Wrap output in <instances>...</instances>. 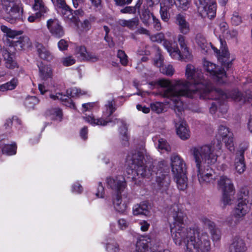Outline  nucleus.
<instances>
[{"label": "nucleus", "instance_id": "f257e3e1", "mask_svg": "<svg viewBox=\"0 0 252 252\" xmlns=\"http://www.w3.org/2000/svg\"><path fill=\"white\" fill-rule=\"evenodd\" d=\"M169 212L174 219V222L170 225V231L176 245L184 244L185 252H209L210 242L206 232L196 225L185 228L184 222L186 216L177 204L173 205Z\"/></svg>", "mask_w": 252, "mask_h": 252}, {"label": "nucleus", "instance_id": "f03ea898", "mask_svg": "<svg viewBox=\"0 0 252 252\" xmlns=\"http://www.w3.org/2000/svg\"><path fill=\"white\" fill-rule=\"evenodd\" d=\"M126 160L129 166L126 170L128 175H133L132 178H135V174L141 177L149 178L156 173V182L159 189L161 192L168 194L170 183L168 170L163 172L161 169H158L156 172L153 161L147 155L145 150L129 153Z\"/></svg>", "mask_w": 252, "mask_h": 252}, {"label": "nucleus", "instance_id": "7ed1b4c3", "mask_svg": "<svg viewBox=\"0 0 252 252\" xmlns=\"http://www.w3.org/2000/svg\"><path fill=\"white\" fill-rule=\"evenodd\" d=\"M216 146L217 148H215V144H206L190 149L195 162V172L202 186L213 184L215 181L216 176L210 166L217 162L218 156L216 152L221 149V143L218 141Z\"/></svg>", "mask_w": 252, "mask_h": 252}, {"label": "nucleus", "instance_id": "20e7f679", "mask_svg": "<svg viewBox=\"0 0 252 252\" xmlns=\"http://www.w3.org/2000/svg\"><path fill=\"white\" fill-rule=\"evenodd\" d=\"M159 85L164 88L162 95L172 101L174 111L183 112L184 104L181 100L180 97L187 96L193 97L199 96L197 93H194V89H189L190 83L184 79L175 80L173 82L166 79L160 80Z\"/></svg>", "mask_w": 252, "mask_h": 252}, {"label": "nucleus", "instance_id": "39448f33", "mask_svg": "<svg viewBox=\"0 0 252 252\" xmlns=\"http://www.w3.org/2000/svg\"><path fill=\"white\" fill-rule=\"evenodd\" d=\"M213 90H217L218 93H211L209 92L206 95L202 97L203 98L214 99L215 102L211 104L210 107V112L211 114H214L217 110L222 114L226 113L228 107L225 103V100L228 98H231L234 101L243 104L246 102H249L252 99V94H243L237 89L232 90L228 93L224 92L221 90L213 88Z\"/></svg>", "mask_w": 252, "mask_h": 252}, {"label": "nucleus", "instance_id": "423d86ee", "mask_svg": "<svg viewBox=\"0 0 252 252\" xmlns=\"http://www.w3.org/2000/svg\"><path fill=\"white\" fill-rule=\"evenodd\" d=\"M185 74L187 79L193 84V92L197 93L199 97L205 96L209 92L218 93L217 90H213L211 83L204 78L201 69L189 64L187 65Z\"/></svg>", "mask_w": 252, "mask_h": 252}, {"label": "nucleus", "instance_id": "0eeeda50", "mask_svg": "<svg viewBox=\"0 0 252 252\" xmlns=\"http://www.w3.org/2000/svg\"><path fill=\"white\" fill-rule=\"evenodd\" d=\"M116 110V107L114 99L112 98L108 100L106 103L102 118L95 119L93 115H91L84 117V119L86 122L93 126H105L109 123H113L114 124L121 123L123 125V121L120 119L116 118L113 120L112 119L109 118Z\"/></svg>", "mask_w": 252, "mask_h": 252}, {"label": "nucleus", "instance_id": "6e6552de", "mask_svg": "<svg viewBox=\"0 0 252 252\" xmlns=\"http://www.w3.org/2000/svg\"><path fill=\"white\" fill-rule=\"evenodd\" d=\"M56 6L58 12L66 22L78 25L79 20L78 15L83 14L82 10H75L73 13L72 9L66 4L65 0H56Z\"/></svg>", "mask_w": 252, "mask_h": 252}, {"label": "nucleus", "instance_id": "1a4fd4ad", "mask_svg": "<svg viewBox=\"0 0 252 252\" xmlns=\"http://www.w3.org/2000/svg\"><path fill=\"white\" fill-rule=\"evenodd\" d=\"M87 94V92L76 87L70 88L66 91V95L62 93H57L56 95L51 94L50 97L54 99H59L64 102V105L68 107H73L74 105L69 97H80Z\"/></svg>", "mask_w": 252, "mask_h": 252}, {"label": "nucleus", "instance_id": "9d476101", "mask_svg": "<svg viewBox=\"0 0 252 252\" xmlns=\"http://www.w3.org/2000/svg\"><path fill=\"white\" fill-rule=\"evenodd\" d=\"M20 4V0H0V12L4 10L11 20H16L21 17Z\"/></svg>", "mask_w": 252, "mask_h": 252}, {"label": "nucleus", "instance_id": "9b49d317", "mask_svg": "<svg viewBox=\"0 0 252 252\" xmlns=\"http://www.w3.org/2000/svg\"><path fill=\"white\" fill-rule=\"evenodd\" d=\"M203 67L218 83L223 84L226 82V74L223 69L217 66L215 63L206 60L203 61Z\"/></svg>", "mask_w": 252, "mask_h": 252}, {"label": "nucleus", "instance_id": "f8f14e48", "mask_svg": "<svg viewBox=\"0 0 252 252\" xmlns=\"http://www.w3.org/2000/svg\"><path fill=\"white\" fill-rule=\"evenodd\" d=\"M158 243L156 239L149 237L139 239L136 242L134 252H158L160 250L157 249Z\"/></svg>", "mask_w": 252, "mask_h": 252}, {"label": "nucleus", "instance_id": "ddd939ff", "mask_svg": "<svg viewBox=\"0 0 252 252\" xmlns=\"http://www.w3.org/2000/svg\"><path fill=\"white\" fill-rule=\"evenodd\" d=\"M198 10L202 17L210 19L216 16V3L215 0H198Z\"/></svg>", "mask_w": 252, "mask_h": 252}, {"label": "nucleus", "instance_id": "4468645a", "mask_svg": "<svg viewBox=\"0 0 252 252\" xmlns=\"http://www.w3.org/2000/svg\"><path fill=\"white\" fill-rule=\"evenodd\" d=\"M105 184L108 189L115 192V194L122 193L126 187L125 178L122 176L107 177Z\"/></svg>", "mask_w": 252, "mask_h": 252}, {"label": "nucleus", "instance_id": "2eb2a0df", "mask_svg": "<svg viewBox=\"0 0 252 252\" xmlns=\"http://www.w3.org/2000/svg\"><path fill=\"white\" fill-rule=\"evenodd\" d=\"M174 111L176 115V118L174 120L176 133L181 139H188L190 137V131L186 122L181 117L183 112Z\"/></svg>", "mask_w": 252, "mask_h": 252}, {"label": "nucleus", "instance_id": "dca6fc26", "mask_svg": "<svg viewBox=\"0 0 252 252\" xmlns=\"http://www.w3.org/2000/svg\"><path fill=\"white\" fill-rule=\"evenodd\" d=\"M248 203V201L246 198H242L238 200V204L233 211V216L235 219L234 223H233L232 222H230L229 220H228L230 225L237 224L240 220L248 212L250 206Z\"/></svg>", "mask_w": 252, "mask_h": 252}, {"label": "nucleus", "instance_id": "f3484780", "mask_svg": "<svg viewBox=\"0 0 252 252\" xmlns=\"http://www.w3.org/2000/svg\"><path fill=\"white\" fill-rule=\"evenodd\" d=\"M166 49L173 59L187 62L192 58L189 48H166Z\"/></svg>", "mask_w": 252, "mask_h": 252}, {"label": "nucleus", "instance_id": "a211bd4d", "mask_svg": "<svg viewBox=\"0 0 252 252\" xmlns=\"http://www.w3.org/2000/svg\"><path fill=\"white\" fill-rule=\"evenodd\" d=\"M172 172L174 176L186 173V164L183 158L177 154H173L170 157Z\"/></svg>", "mask_w": 252, "mask_h": 252}, {"label": "nucleus", "instance_id": "6ab92c4d", "mask_svg": "<svg viewBox=\"0 0 252 252\" xmlns=\"http://www.w3.org/2000/svg\"><path fill=\"white\" fill-rule=\"evenodd\" d=\"M156 56L154 59V64L159 68L160 71L168 76H172L174 70L171 65H163V58L161 56V51L158 48L156 51Z\"/></svg>", "mask_w": 252, "mask_h": 252}, {"label": "nucleus", "instance_id": "aec40b11", "mask_svg": "<svg viewBox=\"0 0 252 252\" xmlns=\"http://www.w3.org/2000/svg\"><path fill=\"white\" fill-rule=\"evenodd\" d=\"M34 3L33 5V9L36 11L35 15H32L28 17L30 22H35L41 17H44L45 14L49 11L42 0H34Z\"/></svg>", "mask_w": 252, "mask_h": 252}, {"label": "nucleus", "instance_id": "412c9836", "mask_svg": "<svg viewBox=\"0 0 252 252\" xmlns=\"http://www.w3.org/2000/svg\"><path fill=\"white\" fill-rule=\"evenodd\" d=\"M113 204L116 211L124 213L127 208L128 199L125 194H114L112 197Z\"/></svg>", "mask_w": 252, "mask_h": 252}, {"label": "nucleus", "instance_id": "4be33fe9", "mask_svg": "<svg viewBox=\"0 0 252 252\" xmlns=\"http://www.w3.org/2000/svg\"><path fill=\"white\" fill-rule=\"evenodd\" d=\"M216 53L218 60L221 63L222 65L227 69L229 68L232 65V62L234 60L233 58H230V54L227 48H213Z\"/></svg>", "mask_w": 252, "mask_h": 252}, {"label": "nucleus", "instance_id": "5701e85b", "mask_svg": "<svg viewBox=\"0 0 252 252\" xmlns=\"http://www.w3.org/2000/svg\"><path fill=\"white\" fill-rule=\"evenodd\" d=\"M247 147H242L238 150L236 154L234 160L235 169L239 174H242L246 170L244 153Z\"/></svg>", "mask_w": 252, "mask_h": 252}, {"label": "nucleus", "instance_id": "b1692460", "mask_svg": "<svg viewBox=\"0 0 252 252\" xmlns=\"http://www.w3.org/2000/svg\"><path fill=\"white\" fill-rule=\"evenodd\" d=\"M151 209V204L147 201L134 205L132 208L133 214L134 216L144 215L149 216Z\"/></svg>", "mask_w": 252, "mask_h": 252}, {"label": "nucleus", "instance_id": "393cba45", "mask_svg": "<svg viewBox=\"0 0 252 252\" xmlns=\"http://www.w3.org/2000/svg\"><path fill=\"white\" fill-rule=\"evenodd\" d=\"M47 26L50 32L54 36L61 37L64 34L63 28L57 19H50L47 22Z\"/></svg>", "mask_w": 252, "mask_h": 252}, {"label": "nucleus", "instance_id": "a878e982", "mask_svg": "<svg viewBox=\"0 0 252 252\" xmlns=\"http://www.w3.org/2000/svg\"><path fill=\"white\" fill-rule=\"evenodd\" d=\"M175 23L182 34H187L189 32V24L187 21L185 15L181 13L177 14L175 17Z\"/></svg>", "mask_w": 252, "mask_h": 252}, {"label": "nucleus", "instance_id": "bb28decb", "mask_svg": "<svg viewBox=\"0 0 252 252\" xmlns=\"http://www.w3.org/2000/svg\"><path fill=\"white\" fill-rule=\"evenodd\" d=\"M75 53L76 56L80 60L95 62L98 60V57L87 48H76Z\"/></svg>", "mask_w": 252, "mask_h": 252}, {"label": "nucleus", "instance_id": "cd10ccee", "mask_svg": "<svg viewBox=\"0 0 252 252\" xmlns=\"http://www.w3.org/2000/svg\"><path fill=\"white\" fill-rule=\"evenodd\" d=\"M2 56L5 61V66L9 69H14L18 67V64L15 60V55L13 52L9 50V48H3L2 51Z\"/></svg>", "mask_w": 252, "mask_h": 252}, {"label": "nucleus", "instance_id": "c85d7f7f", "mask_svg": "<svg viewBox=\"0 0 252 252\" xmlns=\"http://www.w3.org/2000/svg\"><path fill=\"white\" fill-rule=\"evenodd\" d=\"M173 0H164L160 3V14L161 18L164 22H167L170 18L169 10L174 5Z\"/></svg>", "mask_w": 252, "mask_h": 252}, {"label": "nucleus", "instance_id": "c756f323", "mask_svg": "<svg viewBox=\"0 0 252 252\" xmlns=\"http://www.w3.org/2000/svg\"><path fill=\"white\" fill-rule=\"evenodd\" d=\"M247 250L244 240L239 237H235L232 240L229 252H245Z\"/></svg>", "mask_w": 252, "mask_h": 252}, {"label": "nucleus", "instance_id": "7c9ffc66", "mask_svg": "<svg viewBox=\"0 0 252 252\" xmlns=\"http://www.w3.org/2000/svg\"><path fill=\"white\" fill-rule=\"evenodd\" d=\"M219 189L222 192L232 191L234 190L233 184L230 179L225 176H221L218 181Z\"/></svg>", "mask_w": 252, "mask_h": 252}, {"label": "nucleus", "instance_id": "2f4dec72", "mask_svg": "<svg viewBox=\"0 0 252 252\" xmlns=\"http://www.w3.org/2000/svg\"><path fill=\"white\" fill-rule=\"evenodd\" d=\"M9 46L11 47H30L32 46V43L30 41V38L27 36H22L19 38H16L14 40L9 41Z\"/></svg>", "mask_w": 252, "mask_h": 252}, {"label": "nucleus", "instance_id": "473e14b6", "mask_svg": "<svg viewBox=\"0 0 252 252\" xmlns=\"http://www.w3.org/2000/svg\"><path fill=\"white\" fill-rule=\"evenodd\" d=\"M117 23L123 27H127L131 30H133L138 26L139 21L135 17L129 20L119 19Z\"/></svg>", "mask_w": 252, "mask_h": 252}, {"label": "nucleus", "instance_id": "72a5a7b5", "mask_svg": "<svg viewBox=\"0 0 252 252\" xmlns=\"http://www.w3.org/2000/svg\"><path fill=\"white\" fill-rule=\"evenodd\" d=\"M150 38L152 42L161 43L162 41H164L163 45L164 47H171L172 46L170 41L164 39V35L162 32L152 35Z\"/></svg>", "mask_w": 252, "mask_h": 252}, {"label": "nucleus", "instance_id": "f704fd0d", "mask_svg": "<svg viewBox=\"0 0 252 252\" xmlns=\"http://www.w3.org/2000/svg\"><path fill=\"white\" fill-rule=\"evenodd\" d=\"M174 177L179 189L185 190L187 187V178L186 173L179 174L178 176H174Z\"/></svg>", "mask_w": 252, "mask_h": 252}, {"label": "nucleus", "instance_id": "c9c22d12", "mask_svg": "<svg viewBox=\"0 0 252 252\" xmlns=\"http://www.w3.org/2000/svg\"><path fill=\"white\" fill-rule=\"evenodd\" d=\"M233 135V133L230 130L228 127L224 126L221 125L218 128L216 137H220L223 140L224 139H226L228 137L232 136Z\"/></svg>", "mask_w": 252, "mask_h": 252}, {"label": "nucleus", "instance_id": "e433bc0d", "mask_svg": "<svg viewBox=\"0 0 252 252\" xmlns=\"http://www.w3.org/2000/svg\"><path fill=\"white\" fill-rule=\"evenodd\" d=\"M138 13L139 14L140 19L143 24L146 26H148L151 19V16L152 15L151 14L149 9L144 7L141 9L140 13Z\"/></svg>", "mask_w": 252, "mask_h": 252}, {"label": "nucleus", "instance_id": "4c0bfd02", "mask_svg": "<svg viewBox=\"0 0 252 252\" xmlns=\"http://www.w3.org/2000/svg\"><path fill=\"white\" fill-rule=\"evenodd\" d=\"M0 29L2 32L6 33L7 37L12 38V40L16 39V38H15L16 36L20 35L23 33L21 31H13L4 25L1 26Z\"/></svg>", "mask_w": 252, "mask_h": 252}, {"label": "nucleus", "instance_id": "58836bf2", "mask_svg": "<svg viewBox=\"0 0 252 252\" xmlns=\"http://www.w3.org/2000/svg\"><path fill=\"white\" fill-rule=\"evenodd\" d=\"M41 64L42 63L40 64H38L41 77L44 79L50 78L52 75L51 68L48 65L42 66Z\"/></svg>", "mask_w": 252, "mask_h": 252}, {"label": "nucleus", "instance_id": "ea45409f", "mask_svg": "<svg viewBox=\"0 0 252 252\" xmlns=\"http://www.w3.org/2000/svg\"><path fill=\"white\" fill-rule=\"evenodd\" d=\"M39 103V99L35 96H28L24 101V105L28 109H32Z\"/></svg>", "mask_w": 252, "mask_h": 252}, {"label": "nucleus", "instance_id": "a19ab883", "mask_svg": "<svg viewBox=\"0 0 252 252\" xmlns=\"http://www.w3.org/2000/svg\"><path fill=\"white\" fill-rule=\"evenodd\" d=\"M18 80L16 78L12 79L10 81L0 85V91L12 90L17 86Z\"/></svg>", "mask_w": 252, "mask_h": 252}, {"label": "nucleus", "instance_id": "79ce46f5", "mask_svg": "<svg viewBox=\"0 0 252 252\" xmlns=\"http://www.w3.org/2000/svg\"><path fill=\"white\" fill-rule=\"evenodd\" d=\"M17 147L15 143L11 145H5L2 149V153L8 156L16 154Z\"/></svg>", "mask_w": 252, "mask_h": 252}, {"label": "nucleus", "instance_id": "37998d69", "mask_svg": "<svg viewBox=\"0 0 252 252\" xmlns=\"http://www.w3.org/2000/svg\"><path fill=\"white\" fill-rule=\"evenodd\" d=\"M222 192V202L224 205H230L232 203L233 195L234 194V190L232 191H224Z\"/></svg>", "mask_w": 252, "mask_h": 252}, {"label": "nucleus", "instance_id": "c03bdc74", "mask_svg": "<svg viewBox=\"0 0 252 252\" xmlns=\"http://www.w3.org/2000/svg\"><path fill=\"white\" fill-rule=\"evenodd\" d=\"M195 40L197 45L200 47H207L208 45L212 47L211 43H208L205 38L200 33L196 35Z\"/></svg>", "mask_w": 252, "mask_h": 252}, {"label": "nucleus", "instance_id": "a18cd8bd", "mask_svg": "<svg viewBox=\"0 0 252 252\" xmlns=\"http://www.w3.org/2000/svg\"><path fill=\"white\" fill-rule=\"evenodd\" d=\"M38 53L39 57L43 60L50 61L53 58L52 54L48 51L47 48H39Z\"/></svg>", "mask_w": 252, "mask_h": 252}, {"label": "nucleus", "instance_id": "49530a36", "mask_svg": "<svg viewBox=\"0 0 252 252\" xmlns=\"http://www.w3.org/2000/svg\"><path fill=\"white\" fill-rule=\"evenodd\" d=\"M52 118L61 121L62 119L63 113L62 110L59 108H53L50 110Z\"/></svg>", "mask_w": 252, "mask_h": 252}, {"label": "nucleus", "instance_id": "de8ad7c7", "mask_svg": "<svg viewBox=\"0 0 252 252\" xmlns=\"http://www.w3.org/2000/svg\"><path fill=\"white\" fill-rule=\"evenodd\" d=\"M223 141L227 149L231 153L234 152L235 150V146L234 143L233 135L226 139H224Z\"/></svg>", "mask_w": 252, "mask_h": 252}, {"label": "nucleus", "instance_id": "09e8293b", "mask_svg": "<svg viewBox=\"0 0 252 252\" xmlns=\"http://www.w3.org/2000/svg\"><path fill=\"white\" fill-rule=\"evenodd\" d=\"M158 148L161 151H165L169 152L171 150V148L167 141L162 138L158 140Z\"/></svg>", "mask_w": 252, "mask_h": 252}, {"label": "nucleus", "instance_id": "8fccbe9b", "mask_svg": "<svg viewBox=\"0 0 252 252\" xmlns=\"http://www.w3.org/2000/svg\"><path fill=\"white\" fill-rule=\"evenodd\" d=\"M151 110L158 113H161L163 110V105L162 103L157 102L151 104Z\"/></svg>", "mask_w": 252, "mask_h": 252}, {"label": "nucleus", "instance_id": "3c124183", "mask_svg": "<svg viewBox=\"0 0 252 252\" xmlns=\"http://www.w3.org/2000/svg\"><path fill=\"white\" fill-rule=\"evenodd\" d=\"M117 57L119 58L121 63L126 65L127 63V56L125 53V52L122 50H119L118 51Z\"/></svg>", "mask_w": 252, "mask_h": 252}, {"label": "nucleus", "instance_id": "603ef678", "mask_svg": "<svg viewBox=\"0 0 252 252\" xmlns=\"http://www.w3.org/2000/svg\"><path fill=\"white\" fill-rule=\"evenodd\" d=\"M75 61V60L71 56L63 57L62 59V63L65 66H69L74 64Z\"/></svg>", "mask_w": 252, "mask_h": 252}, {"label": "nucleus", "instance_id": "864d4df0", "mask_svg": "<svg viewBox=\"0 0 252 252\" xmlns=\"http://www.w3.org/2000/svg\"><path fill=\"white\" fill-rule=\"evenodd\" d=\"M210 232L212 235V238L213 241L217 242L220 239V231L215 228L210 230Z\"/></svg>", "mask_w": 252, "mask_h": 252}, {"label": "nucleus", "instance_id": "5fc2aeb1", "mask_svg": "<svg viewBox=\"0 0 252 252\" xmlns=\"http://www.w3.org/2000/svg\"><path fill=\"white\" fill-rule=\"evenodd\" d=\"M242 22L241 17L237 12H234L231 17V23L233 25L238 26Z\"/></svg>", "mask_w": 252, "mask_h": 252}, {"label": "nucleus", "instance_id": "6e6d98bb", "mask_svg": "<svg viewBox=\"0 0 252 252\" xmlns=\"http://www.w3.org/2000/svg\"><path fill=\"white\" fill-rule=\"evenodd\" d=\"M138 34H142L149 35L150 34L149 31L143 27L138 28L134 33L131 34V37L133 39L135 38V35Z\"/></svg>", "mask_w": 252, "mask_h": 252}, {"label": "nucleus", "instance_id": "4d7b16f0", "mask_svg": "<svg viewBox=\"0 0 252 252\" xmlns=\"http://www.w3.org/2000/svg\"><path fill=\"white\" fill-rule=\"evenodd\" d=\"M106 250L108 252H118L119 251V246L115 242L107 244Z\"/></svg>", "mask_w": 252, "mask_h": 252}, {"label": "nucleus", "instance_id": "13d9d810", "mask_svg": "<svg viewBox=\"0 0 252 252\" xmlns=\"http://www.w3.org/2000/svg\"><path fill=\"white\" fill-rule=\"evenodd\" d=\"M202 223L206 226H208L210 230L215 227V223L207 218L203 217L201 219Z\"/></svg>", "mask_w": 252, "mask_h": 252}, {"label": "nucleus", "instance_id": "bf43d9fd", "mask_svg": "<svg viewBox=\"0 0 252 252\" xmlns=\"http://www.w3.org/2000/svg\"><path fill=\"white\" fill-rule=\"evenodd\" d=\"M95 195L98 198H103L104 196V188L101 182L98 183Z\"/></svg>", "mask_w": 252, "mask_h": 252}, {"label": "nucleus", "instance_id": "052dcab7", "mask_svg": "<svg viewBox=\"0 0 252 252\" xmlns=\"http://www.w3.org/2000/svg\"><path fill=\"white\" fill-rule=\"evenodd\" d=\"M94 20V19L85 20L81 24L83 30L85 31H89L91 28V23Z\"/></svg>", "mask_w": 252, "mask_h": 252}, {"label": "nucleus", "instance_id": "680f3d73", "mask_svg": "<svg viewBox=\"0 0 252 252\" xmlns=\"http://www.w3.org/2000/svg\"><path fill=\"white\" fill-rule=\"evenodd\" d=\"M121 134L122 135L123 144L126 145L128 142V137L126 134V129L125 126L121 128Z\"/></svg>", "mask_w": 252, "mask_h": 252}, {"label": "nucleus", "instance_id": "e2e57ef3", "mask_svg": "<svg viewBox=\"0 0 252 252\" xmlns=\"http://www.w3.org/2000/svg\"><path fill=\"white\" fill-rule=\"evenodd\" d=\"M95 105V102H88L82 104V111L85 112L87 111L91 110Z\"/></svg>", "mask_w": 252, "mask_h": 252}, {"label": "nucleus", "instance_id": "0e129e2a", "mask_svg": "<svg viewBox=\"0 0 252 252\" xmlns=\"http://www.w3.org/2000/svg\"><path fill=\"white\" fill-rule=\"evenodd\" d=\"M121 12L122 13H128V14H135V8L133 6H126L125 8L121 9Z\"/></svg>", "mask_w": 252, "mask_h": 252}, {"label": "nucleus", "instance_id": "69168bd1", "mask_svg": "<svg viewBox=\"0 0 252 252\" xmlns=\"http://www.w3.org/2000/svg\"><path fill=\"white\" fill-rule=\"evenodd\" d=\"M219 27L222 36H224L225 32L229 30L228 24L225 22H222L220 24Z\"/></svg>", "mask_w": 252, "mask_h": 252}, {"label": "nucleus", "instance_id": "338daca9", "mask_svg": "<svg viewBox=\"0 0 252 252\" xmlns=\"http://www.w3.org/2000/svg\"><path fill=\"white\" fill-rule=\"evenodd\" d=\"M178 41L181 47H187L186 37L182 34H179L178 36Z\"/></svg>", "mask_w": 252, "mask_h": 252}, {"label": "nucleus", "instance_id": "774afa93", "mask_svg": "<svg viewBox=\"0 0 252 252\" xmlns=\"http://www.w3.org/2000/svg\"><path fill=\"white\" fill-rule=\"evenodd\" d=\"M118 225L120 229H125L128 226V221L124 219H121L118 221Z\"/></svg>", "mask_w": 252, "mask_h": 252}]
</instances>
